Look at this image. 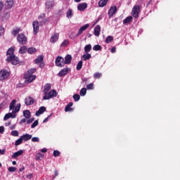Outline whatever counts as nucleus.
Here are the masks:
<instances>
[{"mask_svg":"<svg viewBox=\"0 0 180 180\" xmlns=\"http://www.w3.org/2000/svg\"><path fill=\"white\" fill-rule=\"evenodd\" d=\"M36 72V69L32 68L30 69L24 75V78L25 79L26 84H30L31 82H33L36 79V75H34Z\"/></svg>","mask_w":180,"mask_h":180,"instance_id":"nucleus-1","label":"nucleus"},{"mask_svg":"<svg viewBox=\"0 0 180 180\" xmlns=\"http://www.w3.org/2000/svg\"><path fill=\"white\" fill-rule=\"evenodd\" d=\"M20 103L16 105V100H12L9 105V110H13L12 113H18L20 110Z\"/></svg>","mask_w":180,"mask_h":180,"instance_id":"nucleus-2","label":"nucleus"},{"mask_svg":"<svg viewBox=\"0 0 180 180\" xmlns=\"http://www.w3.org/2000/svg\"><path fill=\"white\" fill-rule=\"evenodd\" d=\"M53 96H57V91L56 90H51L49 92L44 93L43 99L44 101H47L48 99H51Z\"/></svg>","mask_w":180,"mask_h":180,"instance_id":"nucleus-3","label":"nucleus"},{"mask_svg":"<svg viewBox=\"0 0 180 180\" xmlns=\"http://www.w3.org/2000/svg\"><path fill=\"white\" fill-rule=\"evenodd\" d=\"M8 63H11L13 65H18L19 64V58L16 57L15 55L9 56L6 58Z\"/></svg>","mask_w":180,"mask_h":180,"instance_id":"nucleus-4","label":"nucleus"},{"mask_svg":"<svg viewBox=\"0 0 180 180\" xmlns=\"http://www.w3.org/2000/svg\"><path fill=\"white\" fill-rule=\"evenodd\" d=\"M39 23L41 26H43V25H46L47 22H49V18H46V13H41L38 17Z\"/></svg>","mask_w":180,"mask_h":180,"instance_id":"nucleus-5","label":"nucleus"},{"mask_svg":"<svg viewBox=\"0 0 180 180\" xmlns=\"http://www.w3.org/2000/svg\"><path fill=\"white\" fill-rule=\"evenodd\" d=\"M56 65H57V67H64V65H65V61L64 58L61 57V56H58L56 59Z\"/></svg>","mask_w":180,"mask_h":180,"instance_id":"nucleus-6","label":"nucleus"},{"mask_svg":"<svg viewBox=\"0 0 180 180\" xmlns=\"http://www.w3.org/2000/svg\"><path fill=\"white\" fill-rule=\"evenodd\" d=\"M17 40L20 44H25L27 41V38L22 33L17 36Z\"/></svg>","mask_w":180,"mask_h":180,"instance_id":"nucleus-7","label":"nucleus"},{"mask_svg":"<svg viewBox=\"0 0 180 180\" xmlns=\"http://www.w3.org/2000/svg\"><path fill=\"white\" fill-rule=\"evenodd\" d=\"M132 16L137 19L139 18V13H140V6H134L132 8Z\"/></svg>","mask_w":180,"mask_h":180,"instance_id":"nucleus-8","label":"nucleus"},{"mask_svg":"<svg viewBox=\"0 0 180 180\" xmlns=\"http://www.w3.org/2000/svg\"><path fill=\"white\" fill-rule=\"evenodd\" d=\"M8 77H9L8 71L3 70L0 72V81H4V79H6Z\"/></svg>","mask_w":180,"mask_h":180,"instance_id":"nucleus-9","label":"nucleus"},{"mask_svg":"<svg viewBox=\"0 0 180 180\" xmlns=\"http://www.w3.org/2000/svg\"><path fill=\"white\" fill-rule=\"evenodd\" d=\"M25 103L27 106H30V105H33L34 103V99L32 97H27L25 99Z\"/></svg>","mask_w":180,"mask_h":180,"instance_id":"nucleus-10","label":"nucleus"},{"mask_svg":"<svg viewBox=\"0 0 180 180\" xmlns=\"http://www.w3.org/2000/svg\"><path fill=\"white\" fill-rule=\"evenodd\" d=\"M116 12H117V8L115 6H111L108 11L110 18H112V16H113Z\"/></svg>","mask_w":180,"mask_h":180,"instance_id":"nucleus-11","label":"nucleus"},{"mask_svg":"<svg viewBox=\"0 0 180 180\" xmlns=\"http://www.w3.org/2000/svg\"><path fill=\"white\" fill-rule=\"evenodd\" d=\"M87 27H89V24H86V25H83L82 27H81L76 36L77 37L81 36V34L84 33V32H85V30H86Z\"/></svg>","mask_w":180,"mask_h":180,"instance_id":"nucleus-12","label":"nucleus"},{"mask_svg":"<svg viewBox=\"0 0 180 180\" xmlns=\"http://www.w3.org/2000/svg\"><path fill=\"white\" fill-rule=\"evenodd\" d=\"M53 6H54V1L47 0L46 1V9L50 11V9H52Z\"/></svg>","mask_w":180,"mask_h":180,"instance_id":"nucleus-13","label":"nucleus"},{"mask_svg":"<svg viewBox=\"0 0 180 180\" xmlns=\"http://www.w3.org/2000/svg\"><path fill=\"white\" fill-rule=\"evenodd\" d=\"M32 26H33L34 34H37V33H39V22L34 21L32 22Z\"/></svg>","mask_w":180,"mask_h":180,"instance_id":"nucleus-14","label":"nucleus"},{"mask_svg":"<svg viewBox=\"0 0 180 180\" xmlns=\"http://www.w3.org/2000/svg\"><path fill=\"white\" fill-rule=\"evenodd\" d=\"M87 8L88 4L86 3H82L77 6V9L80 11H85V9H86Z\"/></svg>","mask_w":180,"mask_h":180,"instance_id":"nucleus-15","label":"nucleus"},{"mask_svg":"<svg viewBox=\"0 0 180 180\" xmlns=\"http://www.w3.org/2000/svg\"><path fill=\"white\" fill-rule=\"evenodd\" d=\"M94 34L96 37H99L101 34V25H98L95 27Z\"/></svg>","mask_w":180,"mask_h":180,"instance_id":"nucleus-16","label":"nucleus"},{"mask_svg":"<svg viewBox=\"0 0 180 180\" xmlns=\"http://www.w3.org/2000/svg\"><path fill=\"white\" fill-rule=\"evenodd\" d=\"M11 117L12 119H15V117H16V115L13 114V112H8L5 115L4 120H8V119H11Z\"/></svg>","mask_w":180,"mask_h":180,"instance_id":"nucleus-17","label":"nucleus"},{"mask_svg":"<svg viewBox=\"0 0 180 180\" xmlns=\"http://www.w3.org/2000/svg\"><path fill=\"white\" fill-rule=\"evenodd\" d=\"M58 37H59V34L57 33H54L50 39V42L56 43V41H57L58 40Z\"/></svg>","mask_w":180,"mask_h":180,"instance_id":"nucleus-18","label":"nucleus"},{"mask_svg":"<svg viewBox=\"0 0 180 180\" xmlns=\"http://www.w3.org/2000/svg\"><path fill=\"white\" fill-rule=\"evenodd\" d=\"M44 112H46V107H40L39 108V110L36 111L35 116H39L40 115H43Z\"/></svg>","mask_w":180,"mask_h":180,"instance_id":"nucleus-19","label":"nucleus"},{"mask_svg":"<svg viewBox=\"0 0 180 180\" xmlns=\"http://www.w3.org/2000/svg\"><path fill=\"white\" fill-rule=\"evenodd\" d=\"M32 136L29 134H25L21 136V139L22 141H29V140L32 139Z\"/></svg>","mask_w":180,"mask_h":180,"instance_id":"nucleus-20","label":"nucleus"},{"mask_svg":"<svg viewBox=\"0 0 180 180\" xmlns=\"http://www.w3.org/2000/svg\"><path fill=\"white\" fill-rule=\"evenodd\" d=\"M67 74H68V68H65L61 70L59 72L58 75L59 77H64V75H67Z\"/></svg>","mask_w":180,"mask_h":180,"instance_id":"nucleus-21","label":"nucleus"},{"mask_svg":"<svg viewBox=\"0 0 180 180\" xmlns=\"http://www.w3.org/2000/svg\"><path fill=\"white\" fill-rule=\"evenodd\" d=\"M22 154H23V150H20L15 153H14L12 155V158L16 159L18 158V157H19L20 155H22Z\"/></svg>","mask_w":180,"mask_h":180,"instance_id":"nucleus-22","label":"nucleus"},{"mask_svg":"<svg viewBox=\"0 0 180 180\" xmlns=\"http://www.w3.org/2000/svg\"><path fill=\"white\" fill-rule=\"evenodd\" d=\"M23 116L26 119H30L32 117V114L30 113V111L29 110H25L23 111Z\"/></svg>","mask_w":180,"mask_h":180,"instance_id":"nucleus-23","label":"nucleus"},{"mask_svg":"<svg viewBox=\"0 0 180 180\" xmlns=\"http://www.w3.org/2000/svg\"><path fill=\"white\" fill-rule=\"evenodd\" d=\"M71 60H72V56L71 55H67L65 57V64H71Z\"/></svg>","mask_w":180,"mask_h":180,"instance_id":"nucleus-24","label":"nucleus"},{"mask_svg":"<svg viewBox=\"0 0 180 180\" xmlns=\"http://www.w3.org/2000/svg\"><path fill=\"white\" fill-rule=\"evenodd\" d=\"M7 9H11L13 6V0H7L6 3Z\"/></svg>","mask_w":180,"mask_h":180,"instance_id":"nucleus-25","label":"nucleus"},{"mask_svg":"<svg viewBox=\"0 0 180 180\" xmlns=\"http://www.w3.org/2000/svg\"><path fill=\"white\" fill-rule=\"evenodd\" d=\"M108 0H100L98 2V6L100 8H103V6H105L106 4H108Z\"/></svg>","mask_w":180,"mask_h":180,"instance_id":"nucleus-26","label":"nucleus"},{"mask_svg":"<svg viewBox=\"0 0 180 180\" xmlns=\"http://www.w3.org/2000/svg\"><path fill=\"white\" fill-rule=\"evenodd\" d=\"M132 20H133V17L129 16V17H127L123 20V23H124V25H127V23H130Z\"/></svg>","mask_w":180,"mask_h":180,"instance_id":"nucleus-27","label":"nucleus"},{"mask_svg":"<svg viewBox=\"0 0 180 180\" xmlns=\"http://www.w3.org/2000/svg\"><path fill=\"white\" fill-rule=\"evenodd\" d=\"M91 56L90 53H85L82 56V60L84 61H86V60H89L91 58Z\"/></svg>","mask_w":180,"mask_h":180,"instance_id":"nucleus-28","label":"nucleus"},{"mask_svg":"<svg viewBox=\"0 0 180 180\" xmlns=\"http://www.w3.org/2000/svg\"><path fill=\"white\" fill-rule=\"evenodd\" d=\"M51 89V84H46L44 86V94H46V92H49Z\"/></svg>","mask_w":180,"mask_h":180,"instance_id":"nucleus-29","label":"nucleus"},{"mask_svg":"<svg viewBox=\"0 0 180 180\" xmlns=\"http://www.w3.org/2000/svg\"><path fill=\"white\" fill-rule=\"evenodd\" d=\"M27 51V47H26V46H22L19 50L20 54H25V53H26Z\"/></svg>","mask_w":180,"mask_h":180,"instance_id":"nucleus-30","label":"nucleus"},{"mask_svg":"<svg viewBox=\"0 0 180 180\" xmlns=\"http://www.w3.org/2000/svg\"><path fill=\"white\" fill-rule=\"evenodd\" d=\"M66 16L68 19H71V18H72V9H68V12L66 13Z\"/></svg>","mask_w":180,"mask_h":180,"instance_id":"nucleus-31","label":"nucleus"},{"mask_svg":"<svg viewBox=\"0 0 180 180\" xmlns=\"http://www.w3.org/2000/svg\"><path fill=\"white\" fill-rule=\"evenodd\" d=\"M91 50H92V46H91V44H87L84 46L85 53H89Z\"/></svg>","mask_w":180,"mask_h":180,"instance_id":"nucleus-32","label":"nucleus"},{"mask_svg":"<svg viewBox=\"0 0 180 180\" xmlns=\"http://www.w3.org/2000/svg\"><path fill=\"white\" fill-rule=\"evenodd\" d=\"M44 60L43 56H39L37 57V58L35 60V64H40Z\"/></svg>","mask_w":180,"mask_h":180,"instance_id":"nucleus-33","label":"nucleus"},{"mask_svg":"<svg viewBox=\"0 0 180 180\" xmlns=\"http://www.w3.org/2000/svg\"><path fill=\"white\" fill-rule=\"evenodd\" d=\"M70 44V41L68 39H65L60 44V47H67Z\"/></svg>","mask_w":180,"mask_h":180,"instance_id":"nucleus-34","label":"nucleus"},{"mask_svg":"<svg viewBox=\"0 0 180 180\" xmlns=\"http://www.w3.org/2000/svg\"><path fill=\"white\" fill-rule=\"evenodd\" d=\"M19 32H20V28L19 27L15 28L12 32V35L16 36L17 34H19Z\"/></svg>","mask_w":180,"mask_h":180,"instance_id":"nucleus-35","label":"nucleus"},{"mask_svg":"<svg viewBox=\"0 0 180 180\" xmlns=\"http://www.w3.org/2000/svg\"><path fill=\"white\" fill-rule=\"evenodd\" d=\"M72 103H69L68 105L65 108V112H70L71 110V107L72 106Z\"/></svg>","mask_w":180,"mask_h":180,"instance_id":"nucleus-36","label":"nucleus"},{"mask_svg":"<svg viewBox=\"0 0 180 180\" xmlns=\"http://www.w3.org/2000/svg\"><path fill=\"white\" fill-rule=\"evenodd\" d=\"M44 158V155H43L41 153H39L36 155L35 156V160H41V158Z\"/></svg>","mask_w":180,"mask_h":180,"instance_id":"nucleus-37","label":"nucleus"},{"mask_svg":"<svg viewBox=\"0 0 180 180\" xmlns=\"http://www.w3.org/2000/svg\"><path fill=\"white\" fill-rule=\"evenodd\" d=\"M23 143V139H22V137L20 136L18 140L15 142V146H20Z\"/></svg>","mask_w":180,"mask_h":180,"instance_id":"nucleus-38","label":"nucleus"},{"mask_svg":"<svg viewBox=\"0 0 180 180\" xmlns=\"http://www.w3.org/2000/svg\"><path fill=\"white\" fill-rule=\"evenodd\" d=\"M93 50L94 51H99L102 50V46L101 45H95L93 47Z\"/></svg>","mask_w":180,"mask_h":180,"instance_id":"nucleus-39","label":"nucleus"},{"mask_svg":"<svg viewBox=\"0 0 180 180\" xmlns=\"http://www.w3.org/2000/svg\"><path fill=\"white\" fill-rule=\"evenodd\" d=\"M36 51H37L36 49H35V48H33V47L29 48V49H27V53H28L29 54H33V53H36Z\"/></svg>","mask_w":180,"mask_h":180,"instance_id":"nucleus-40","label":"nucleus"},{"mask_svg":"<svg viewBox=\"0 0 180 180\" xmlns=\"http://www.w3.org/2000/svg\"><path fill=\"white\" fill-rule=\"evenodd\" d=\"M86 95V88H82L80 90V96H85Z\"/></svg>","mask_w":180,"mask_h":180,"instance_id":"nucleus-41","label":"nucleus"},{"mask_svg":"<svg viewBox=\"0 0 180 180\" xmlns=\"http://www.w3.org/2000/svg\"><path fill=\"white\" fill-rule=\"evenodd\" d=\"M110 41H113V37L112 36H108L105 39V43L109 44Z\"/></svg>","mask_w":180,"mask_h":180,"instance_id":"nucleus-42","label":"nucleus"},{"mask_svg":"<svg viewBox=\"0 0 180 180\" xmlns=\"http://www.w3.org/2000/svg\"><path fill=\"white\" fill-rule=\"evenodd\" d=\"M13 51H14V49L13 48H10L8 49V50L7 51V56H14L13 55Z\"/></svg>","mask_w":180,"mask_h":180,"instance_id":"nucleus-43","label":"nucleus"},{"mask_svg":"<svg viewBox=\"0 0 180 180\" xmlns=\"http://www.w3.org/2000/svg\"><path fill=\"white\" fill-rule=\"evenodd\" d=\"M73 99H74L75 102H78V101H79V99H81V96L79 94H75V95H73Z\"/></svg>","mask_w":180,"mask_h":180,"instance_id":"nucleus-44","label":"nucleus"},{"mask_svg":"<svg viewBox=\"0 0 180 180\" xmlns=\"http://www.w3.org/2000/svg\"><path fill=\"white\" fill-rule=\"evenodd\" d=\"M11 134V136H13V137L19 136V132L17 130L12 131Z\"/></svg>","mask_w":180,"mask_h":180,"instance_id":"nucleus-45","label":"nucleus"},{"mask_svg":"<svg viewBox=\"0 0 180 180\" xmlns=\"http://www.w3.org/2000/svg\"><path fill=\"white\" fill-rule=\"evenodd\" d=\"M82 68V60L79 61V63L77 65V71H79Z\"/></svg>","mask_w":180,"mask_h":180,"instance_id":"nucleus-46","label":"nucleus"},{"mask_svg":"<svg viewBox=\"0 0 180 180\" xmlns=\"http://www.w3.org/2000/svg\"><path fill=\"white\" fill-rule=\"evenodd\" d=\"M102 77V73L96 72L94 74V78L95 79H99Z\"/></svg>","mask_w":180,"mask_h":180,"instance_id":"nucleus-47","label":"nucleus"},{"mask_svg":"<svg viewBox=\"0 0 180 180\" xmlns=\"http://www.w3.org/2000/svg\"><path fill=\"white\" fill-rule=\"evenodd\" d=\"M39 124V120H35L31 125V129H34Z\"/></svg>","mask_w":180,"mask_h":180,"instance_id":"nucleus-48","label":"nucleus"},{"mask_svg":"<svg viewBox=\"0 0 180 180\" xmlns=\"http://www.w3.org/2000/svg\"><path fill=\"white\" fill-rule=\"evenodd\" d=\"M8 171L9 172H15V171H16V167H8Z\"/></svg>","mask_w":180,"mask_h":180,"instance_id":"nucleus-49","label":"nucleus"},{"mask_svg":"<svg viewBox=\"0 0 180 180\" xmlns=\"http://www.w3.org/2000/svg\"><path fill=\"white\" fill-rule=\"evenodd\" d=\"M32 141L33 143H39V141H40V139H39V137H33L32 139Z\"/></svg>","mask_w":180,"mask_h":180,"instance_id":"nucleus-50","label":"nucleus"},{"mask_svg":"<svg viewBox=\"0 0 180 180\" xmlns=\"http://www.w3.org/2000/svg\"><path fill=\"white\" fill-rule=\"evenodd\" d=\"M5 33V29L3 27H0V36H4Z\"/></svg>","mask_w":180,"mask_h":180,"instance_id":"nucleus-51","label":"nucleus"},{"mask_svg":"<svg viewBox=\"0 0 180 180\" xmlns=\"http://www.w3.org/2000/svg\"><path fill=\"white\" fill-rule=\"evenodd\" d=\"M53 157H60V151L54 150L53 151Z\"/></svg>","mask_w":180,"mask_h":180,"instance_id":"nucleus-52","label":"nucleus"},{"mask_svg":"<svg viewBox=\"0 0 180 180\" xmlns=\"http://www.w3.org/2000/svg\"><path fill=\"white\" fill-rule=\"evenodd\" d=\"M86 89H94V84L91 83L89 84L86 85Z\"/></svg>","mask_w":180,"mask_h":180,"instance_id":"nucleus-53","label":"nucleus"},{"mask_svg":"<svg viewBox=\"0 0 180 180\" xmlns=\"http://www.w3.org/2000/svg\"><path fill=\"white\" fill-rule=\"evenodd\" d=\"M29 120L27 121V124H30L34 121V118H28Z\"/></svg>","mask_w":180,"mask_h":180,"instance_id":"nucleus-54","label":"nucleus"},{"mask_svg":"<svg viewBox=\"0 0 180 180\" xmlns=\"http://www.w3.org/2000/svg\"><path fill=\"white\" fill-rule=\"evenodd\" d=\"M4 131H5V128L4 127V126H1L0 127V133H1V134H4Z\"/></svg>","mask_w":180,"mask_h":180,"instance_id":"nucleus-55","label":"nucleus"},{"mask_svg":"<svg viewBox=\"0 0 180 180\" xmlns=\"http://www.w3.org/2000/svg\"><path fill=\"white\" fill-rule=\"evenodd\" d=\"M2 9H4V2L0 0V12L2 11Z\"/></svg>","mask_w":180,"mask_h":180,"instance_id":"nucleus-56","label":"nucleus"},{"mask_svg":"<svg viewBox=\"0 0 180 180\" xmlns=\"http://www.w3.org/2000/svg\"><path fill=\"white\" fill-rule=\"evenodd\" d=\"M50 117H51V114L44 120L43 123H46V122H49V119H50Z\"/></svg>","mask_w":180,"mask_h":180,"instance_id":"nucleus-57","label":"nucleus"},{"mask_svg":"<svg viewBox=\"0 0 180 180\" xmlns=\"http://www.w3.org/2000/svg\"><path fill=\"white\" fill-rule=\"evenodd\" d=\"M26 178H27V179H32V178H33V174H27V175L26 176Z\"/></svg>","mask_w":180,"mask_h":180,"instance_id":"nucleus-58","label":"nucleus"},{"mask_svg":"<svg viewBox=\"0 0 180 180\" xmlns=\"http://www.w3.org/2000/svg\"><path fill=\"white\" fill-rule=\"evenodd\" d=\"M5 153H6L5 149H3V150H1V149H0V154H1V155H5Z\"/></svg>","mask_w":180,"mask_h":180,"instance_id":"nucleus-59","label":"nucleus"},{"mask_svg":"<svg viewBox=\"0 0 180 180\" xmlns=\"http://www.w3.org/2000/svg\"><path fill=\"white\" fill-rule=\"evenodd\" d=\"M41 153H47V148H44L41 149Z\"/></svg>","mask_w":180,"mask_h":180,"instance_id":"nucleus-60","label":"nucleus"},{"mask_svg":"<svg viewBox=\"0 0 180 180\" xmlns=\"http://www.w3.org/2000/svg\"><path fill=\"white\" fill-rule=\"evenodd\" d=\"M22 123H26V118H24V119L20 120V124H22Z\"/></svg>","mask_w":180,"mask_h":180,"instance_id":"nucleus-61","label":"nucleus"},{"mask_svg":"<svg viewBox=\"0 0 180 180\" xmlns=\"http://www.w3.org/2000/svg\"><path fill=\"white\" fill-rule=\"evenodd\" d=\"M111 53H116V48L115 47H112L111 49Z\"/></svg>","mask_w":180,"mask_h":180,"instance_id":"nucleus-62","label":"nucleus"},{"mask_svg":"<svg viewBox=\"0 0 180 180\" xmlns=\"http://www.w3.org/2000/svg\"><path fill=\"white\" fill-rule=\"evenodd\" d=\"M39 67H40V68H44V63H41L39 64Z\"/></svg>","mask_w":180,"mask_h":180,"instance_id":"nucleus-63","label":"nucleus"},{"mask_svg":"<svg viewBox=\"0 0 180 180\" xmlns=\"http://www.w3.org/2000/svg\"><path fill=\"white\" fill-rule=\"evenodd\" d=\"M55 176H58V171L55 170Z\"/></svg>","mask_w":180,"mask_h":180,"instance_id":"nucleus-64","label":"nucleus"}]
</instances>
